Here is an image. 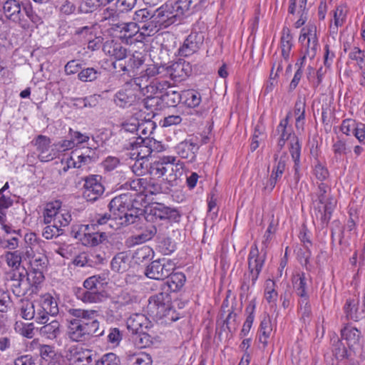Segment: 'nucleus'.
Instances as JSON below:
<instances>
[{"label":"nucleus","instance_id":"f257e3e1","mask_svg":"<svg viewBox=\"0 0 365 365\" xmlns=\"http://www.w3.org/2000/svg\"><path fill=\"white\" fill-rule=\"evenodd\" d=\"M68 314L73 319L68 320V336L76 342H85L93 336H102L99 331V322L96 317L98 312L94 309L70 308Z\"/></svg>","mask_w":365,"mask_h":365},{"label":"nucleus","instance_id":"f03ea898","mask_svg":"<svg viewBox=\"0 0 365 365\" xmlns=\"http://www.w3.org/2000/svg\"><path fill=\"white\" fill-rule=\"evenodd\" d=\"M175 156H163L150 165V176L163 178L170 187L177 186L182 175V164Z\"/></svg>","mask_w":365,"mask_h":365},{"label":"nucleus","instance_id":"7ed1b4c3","mask_svg":"<svg viewBox=\"0 0 365 365\" xmlns=\"http://www.w3.org/2000/svg\"><path fill=\"white\" fill-rule=\"evenodd\" d=\"M330 187L322 182L318 184L316 192L312 194V202L317 204L315 209L320 214V221L323 227L329 224L336 207V201L330 195Z\"/></svg>","mask_w":365,"mask_h":365},{"label":"nucleus","instance_id":"20e7f679","mask_svg":"<svg viewBox=\"0 0 365 365\" xmlns=\"http://www.w3.org/2000/svg\"><path fill=\"white\" fill-rule=\"evenodd\" d=\"M148 309L158 319H165L166 323L175 322L180 314L172 306L171 297L167 294H156L148 299Z\"/></svg>","mask_w":365,"mask_h":365},{"label":"nucleus","instance_id":"39448f33","mask_svg":"<svg viewBox=\"0 0 365 365\" xmlns=\"http://www.w3.org/2000/svg\"><path fill=\"white\" fill-rule=\"evenodd\" d=\"M265 253L260 255L257 245L255 243L250 247V253L248 255V275L245 274L242 289L248 290L251 285L254 286L259 277V273L264 266L265 261Z\"/></svg>","mask_w":365,"mask_h":365},{"label":"nucleus","instance_id":"423d86ee","mask_svg":"<svg viewBox=\"0 0 365 365\" xmlns=\"http://www.w3.org/2000/svg\"><path fill=\"white\" fill-rule=\"evenodd\" d=\"M138 196L136 193L126 192L113 197L108 204L113 218H121V216L135 208V206H140V202L137 200Z\"/></svg>","mask_w":365,"mask_h":365},{"label":"nucleus","instance_id":"0eeeda50","mask_svg":"<svg viewBox=\"0 0 365 365\" xmlns=\"http://www.w3.org/2000/svg\"><path fill=\"white\" fill-rule=\"evenodd\" d=\"M175 269V263L170 259L153 260L145 268V275L153 279L164 280Z\"/></svg>","mask_w":365,"mask_h":365},{"label":"nucleus","instance_id":"6e6552de","mask_svg":"<svg viewBox=\"0 0 365 365\" xmlns=\"http://www.w3.org/2000/svg\"><path fill=\"white\" fill-rule=\"evenodd\" d=\"M181 21L179 14L176 12L173 3H165L157 9L153 14V22L156 28H167L172 24Z\"/></svg>","mask_w":365,"mask_h":365},{"label":"nucleus","instance_id":"1a4fd4ad","mask_svg":"<svg viewBox=\"0 0 365 365\" xmlns=\"http://www.w3.org/2000/svg\"><path fill=\"white\" fill-rule=\"evenodd\" d=\"M24 6L19 0H6L3 4V11L8 20L18 24L23 29H27L29 25L24 17Z\"/></svg>","mask_w":365,"mask_h":365},{"label":"nucleus","instance_id":"9d476101","mask_svg":"<svg viewBox=\"0 0 365 365\" xmlns=\"http://www.w3.org/2000/svg\"><path fill=\"white\" fill-rule=\"evenodd\" d=\"M26 275V270L24 268L12 269L6 274L8 284L13 294L16 297L24 296L30 290Z\"/></svg>","mask_w":365,"mask_h":365},{"label":"nucleus","instance_id":"9b49d317","mask_svg":"<svg viewBox=\"0 0 365 365\" xmlns=\"http://www.w3.org/2000/svg\"><path fill=\"white\" fill-rule=\"evenodd\" d=\"M204 40L205 36L202 32L192 31L178 48L179 56L187 57L197 53L202 46Z\"/></svg>","mask_w":365,"mask_h":365},{"label":"nucleus","instance_id":"f8f14e48","mask_svg":"<svg viewBox=\"0 0 365 365\" xmlns=\"http://www.w3.org/2000/svg\"><path fill=\"white\" fill-rule=\"evenodd\" d=\"M274 165L269 179L267 180L265 190L272 191L275 187L277 181L281 179L284 173L287 163L289 162V156L286 152H283L279 155L278 153L274 155Z\"/></svg>","mask_w":365,"mask_h":365},{"label":"nucleus","instance_id":"ddd939ff","mask_svg":"<svg viewBox=\"0 0 365 365\" xmlns=\"http://www.w3.org/2000/svg\"><path fill=\"white\" fill-rule=\"evenodd\" d=\"M38 153V158L41 162H49L56 158L54 144L51 145L50 138L38 135L33 141Z\"/></svg>","mask_w":365,"mask_h":365},{"label":"nucleus","instance_id":"4468645a","mask_svg":"<svg viewBox=\"0 0 365 365\" xmlns=\"http://www.w3.org/2000/svg\"><path fill=\"white\" fill-rule=\"evenodd\" d=\"M100 175H91L85 179L83 196L87 201H96L104 192Z\"/></svg>","mask_w":365,"mask_h":365},{"label":"nucleus","instance_id":"2eb2a0df","mask_svg":"<svg viewBox=\"0 0 365 365\" xmlns=\"http://www.w3.org/2000/svg\"><path fill=\"white\" fill-rule=\"evenodd\" d=\"M166 279L167 281L160 285L161 291L158 294H167L179 291L185 284L186 281L185 275L180 272L170 273Z\"/></svg>","mask_w":365,"mask_h":365},{"label":"nucleus","instance_id":"dca6fc26","mask_svg":"<svg viewBox=\"0 0 365 365\" xmlns=\"http://www.w3.org/2000/svg\"><path fill=\"white\" fill-rule=\"evenodd\" d=\"M149 215L160 220H168L178 222L180 219V214L178 210L170 208L161 203H156L151 207Z\"/></svg>","mask_w":365,"mask_h":365},{"label":"nucleus","instance_id":"f3484780","mask_svg":"<svg viewBox=\"0 0 365 365\" xmlns=\"http://www.w3.org/2000/svg\"><path fill=\"white\" fill-rule=\"evenodd\" d=\"M199 145L197 139L186 138L178 143L175 147L176 153L182 158L193 162L196 158V153L199 150Z\"/></svg>","mask_w":365,"mask_h":365},{"label":"nucleus","instance_id":"a211bd4d","mask_svg":"<svg viewBox=\"0 0 365 365\" xmlns=\"http://www.w3.org/2000/svg\"><path fill=\"white\" fill-rule=\"evenodd\" d=\"M138 125L136 123H125L122 124V128L120 130L122 137H126L128 133L132 135V137L129 138V142L125 145L127 148L134 150L135 147H138L139 145L146 143L147 140L138 135Z\"/></svg>","mask_w":365,"mask_h":365},{"label":"nucleus","instance_id":"6ab92c4d","mask_svg":"<svg viewBox=\"0 0 365 365\" xmlns=\"http://www.w3.org/2000/svg\"><path fill=\"white\" fill-rule=\"evenodd\" d=\"M133 19L135 21L143 24L140 28L146 31L148 36L158 31V29H156L155 22H153V14L147 9L136 11Z\"/></svg>","mask_w":365,"mask_h":365},{"label":"nucleus","instance_id":"aec40b11","mask_svg":"<svg viewBox=\"0 0 365 365\" xmlns=\"http://www.w3.org/2000/svg\"><path fill=\"white\" fill-rule=\"evenodd\" d=\"M82 242L88 247H96L105 243L108 240V235L105 232L100 231L98 228H91L89 231L84 230Z\"/></svg>","mask_w":365,"mask_h":365},{"label":"nucleus","instance_id":"412c9836","mask_svg":"<svg viewBox=\"0 0 365 365\" xmlns=\"http://www.w3.org/2000/svg\"><path fill=\"white\" fill-rule=\"evenodd\" d=\"M148 217L145 216V210L140 206H135L129 212L125 213L121 218H118L121 225L127 226L131 224L142 222L143 220H148Z\"/></svg>","mask_w":365,"mask_h":365},{"label":"nucleus","instance_id":"4be33fe9","mask_svg":"<svg viewBox=\"0 0 365 365\" xmlns=\"http://www.w3.org/2000/svg\"><path fill=\"white\" fill-rule=\"evenodd\" d=\"M126 324L128 329L134 334L148 329L150 322L143 314H133L127 319Z\"/></svg>","mask_w":365,"mask_h":365},{"label":"nucleus","instance_id":"5701e85b","mask_svg":"<svg viewBox=\"0 0 365 365\" xmlns=\"http://www.w3.org/2000/svg\"><path fill=\"white\" fill-rule=\"evenodd\" d=\"M157 229L154 225H150L140 234L132 235L125 240V245L131 247L136 245L144 243L151 240L156 234Z\"/></svg>","mask_w":365,"mask_h":365},{"label":"nucleus","instance_id":"b1692460","mask_svg":"<svg viewBox=\"0 0 365 365\" xmlns=\"http://www.w3.org/2000/svg\"><path fill=\"white\" fill-rule=\"evenodd\" d=\"M341 339L345 340L350 349L359 346L361 331L355 327L347 326L341 331Z\"/></svg>","mask_w":365,"mask_h":365},{"label":"nucleus","instance_id":"393cba45","mask_svg":"<svg viewBox=\"0 0 365 365\" xmlns=\"http://www.w3.org/2000/svg\"><path fill=\"white\" fill-rule=\"evenodd\" d=\"M294 289L299 299L309 298L308 294V279L304 272L298 273L294 275L292 279Z\"/></svg>","mask_w":365,"mask_h":365},{"label":"nucleus","instance_id":"a878e982","mask_svg":"<svg viewBox=\"0 0 365 365\" xmlns=\"http://www.w3.org/2000/svg\"><path fill=\"white\" fill-rule=\"evenodd\" d=\"M103 50L105 53L114 57L117 61H120L126 58L127 49L120 43L110 41L106 42L103 45Z\"/></svg>","mask_w":365,"mask_h":365},{"label":"nucleus","instance_id":"bb28decb","mask_svg":"<svg viewBox=\"0 0 365 365\" xmlns=\"http://www.w3.org/2000/svg\"><path fill=\"white\" fill-rule=\"evenodd\" d=\"M135 304H138V297L128 292H123L114 304L116 309L124 312L132 309Z\"/></svg>","mask_w":365,"mask_h":365},{"label":"nucleus","instance_id":"cd10ccee","mask_svg":"<svg viewBox=\"0 0 365 365\" xmlns=\"http://www.w3.org/2000/svg\"><path fill=\"white\" fill-rule=\"evenodd\" d=\"M43 325L39 328V334L48 339L53 340L56 339L61 334V324L57 320H52L49 323L43 324Z\"/></svg>","mask_w":365,"mask_h":365},{"label":"nucleus","instance_id":"c85d7f7f","mask_svg":"<svg viewBox=\"0 0 365 365\" xmlns=\"http://www.w3.org/2000/svg\"><path fill=\"white\" fill-rule=\"evenodd\" d=\"M161 101L167 107H175L182 102V93L173 90V86L169 83L168 88L165 89L160 95Z\"/></svg>","mask_w":365,"mask_h":365},{"label":"nucleus","instance_id":"c756f323","mask_svg":"<svg viewBox=\"0 0 365 365\" xmlns=\"http://www.w3.org/2000/svg\"><path fill=\"white\" fill-rule=\"evenodd\" d=\"M40 306L46 313H49L51 316H56L59 312L57 300L48 293L41 297Z\"/></svg>","mask_w":365,"mask_h":365},{"label":"nucleus","instance_id":"7c9ffc66","mask_svg":"<svg viewBox=\"0 0 365 365\" xmlns=\"http://www.w3.org/2000/svg\"><path fill=\"white\" fill-rule=\"evenodd\" d=\"M135 95L129 89L120 90L114 96V102L120 108L130 106L135 101Z\"/></svg>","mask_w":365,"mask_h":365},{"label":"nucleus","instance_id":"2f4dec72","mask_svg":"<svg viewBox=\"0 0 365 365\" xmlns=\"http://www.w3.org/2000/svg\"><path fill=\"white\" fill-rule=\"evenodd\" d=\"M111 269L116 272H124L129 268V256L125 252H119L112 259Z\"/></svg>","mask_w":365,"mask_h":365},{"label":"nucleus","instance_id":"473e14b6","mask_svg":"<svg viewBox=\"0 0 365 365\" xmlns=\"http://www.w3.org/2000/svg\"><path fill=\"white\" fill-rule=\"evenodd\" d=\"M77 299L84 303H96L101 300V294L98 290L78 288L76 292Z\"/></svg>","mask_w":365,"mask_h":365},{"label":"nucleus","instance_id":"72a5a7b5","mask_svg":"<svg viewBox=\"0 0 365 365\" xmlns=\"http://www.w3.org/2000/svg\"><path fill=\"white\" fill-rule=\"evenodd\" d=\"M169 82L167 81H153L150 82L145 88L143 89L141 93L145 96H151L156 95L158 93H160V95L164 92L165 89L168 88Z\"/></svg>","mask_w":365,"mask_h":365},{"label":"nucleus","instance_id":"f704fd0d","mask_svg":"<svg viewBox=\"0 0 365 365\" xmlns=\"http://www.w3.org/2000/svg\"><path fill=\"white\" fill-rule=\"evenodd\" d=\"M151 355L145 351L135 352L127 357V365H152Z\"/></svg>","mask_w":365,"mask_h":365},{"label":"nucleus","instance_id":"c9c22d12","mask_svg":"<svg viewBox=\"0 0 365 365\" xmlns=\"http://www.w3.org/2000/svg\"><path fill=\"white\" fill-rule=\"evenodd\" d=\"M201 95L195 90L182 91V103L188 108H196L201 103Z\"/></svg>","mask_w":365,"mask_h":365},{"label":"nucleus","instance_id":"e433bc0d","mask_svg":"<svg viewBox=\"0 0 365 365\" xmlns=\"http://www.w3.org/2000/svg\"><path fill=\"white\" fill-rule=\"evenodd\" d=\"M101 70L99 68L87 67L80 71L78 78L83 82H93L101 78Z\"/></svg>","mask_w":365,"mask_h":365},{"label":"nucleus","instance_id":"4c0bfd02","mask_svg":"<svg viewBox=\"0 0 365 365\" xmlns=\"http://www.w3.org/2000/svg\"><path fill=\"white\" fill-rule=\"evenodd\" d=\"M19 312L20 316L26 320L34 319L36 311L34 302L29 299H21Z\"/></svg>","mask_w":365,"mask_h":365},{"label":"nucleus","instance_id":"58836bf2","mask_svg":"<svg viewBox=\"0 0 365 365\" xmlns=\"http://www.w3.org/2000/svg\"><path fill=\"white\" fill-rule=\"evenodd\" d=\"M24 15L26 16L27 19H26V21L29 25V27L26 30L38 28V26L43 22L41 17L34 11L30 5L24 6Z\"/></svg>","mask_w":365,"mask_h":365},{"label":"nucleus","instance_id":"ea45409f","mask_svg":"<svg viewBox=\"0 0 365 365\" xmlns=\"http://www.w3.org/2000/svg\"><path fill=\"white\" fill-rule=\"evenodd\" d=\"M148 160L145 156L137 158L134 164L131 166L133 173L137 176H143L146 173L150 175V165Z\"/></svg>","mask_w":365,"mask_h":365},{"label":"nucleus","instance_id":"a19ab883","mask_svg":"<svg viewBox=\"0 0 365 365\" xmlns=\"http://www.w3.org/2000/svg\"><path fill=\"white\" fill-rule=\"evenodd\" d=\"M61 208V202L55 201L47 203L43 211V221L45 224H49L59 214Z\"/></svg>","mask_w":365,"mask_h":365},{"label":"nucleus","instance_id":"79ce46f5","mask_svg":"<svg viewBox=\"0 0 365 365\" xmlns=\"http://www.w3.org/2000/svg\"><path fill=\"white\" fill-rule=\"evenodd\" d=\"M316 32L317 27L315 26H308V34H309V36L307 40V48L306 50V55H308L309 57H313L315 55L317 48L318 41Z\"/></svg>","mask_w":365,"mask_h":365},{"label":"nucleus","instance_id":"37998d69","mask_svg":"<svg viewBox=\"0 0 365 365\" xmlns=\"http://www.w3.org/2000/svg\"><path fill=\"white\" fill-rule=\"evenodd\" d=\"M157 178L150 176V178H145L143 196L147 197L150 195H156L162 190L160 184L155 181Z\"/></svg>","mask_w":365,"mask_h":365},{"label":"nucleus","instance_id":"c03bdc74","mask_svg":"<svg viewBox=\"0 0 365 365\" xmlns=\"http://www.w3.org/2000/svg\"><path fill=\"white\" fill-rule=\"evenodd\" d=\"M272 330L270 319L264 318L261 321L259 329V341L264 346L267 344V339L269 337Z\"/></svg>","mask_w":365,"mask_h":365},{"label":"nucleus","instance_id":"a18cd8bd","mask_svg":"<svg viewBox=\"0 0 365 365\" xmlns=\"http://www.w3.org/2000/svg\"><path fill=\"white\" fill-rule=\"evenodd\" d=\"M26 277L28 279L29 289L32 287L36 288L44 279L43 270L35 269H31L29 272L26 271Z\"/></svg>","mask_w":365,"mask_h":365},{"label":"nucleus","instance_id":"49530a36","mask_svg":"<svg viewBox=\"0 0 365 365\" xmlns=\"http://www.w3.org/2000/svg\"><path fill=\"white\" fill-rule=\"evenodd\" d=\"M103 0H83L79 9L81 12L88 14L98 10L101 7L106 6Z\"/></svg>","mask_w":365,"mask_h":365},{"label":"nucleus","instance_id":"de8ad7c7","mask_svg":"<svg viewBox=\"0 0 365 365\" xmlns=\"http://www.w3.org/2000/svg\"><path fill=\"white\" fill-rule=\"evenodd\" d=\"M167 74L174 81H182L183 75V63L181 61L173 63L170 66H167L165 68Z\"/></svg>","mask_w":365,"mask_h":365},{"label":"nucleus","instance_id":"09e8293b","mask_svg":"<svg viewBox=\"0 0 365 365\" xmlns=\"http://www.w3.org/2000/svg\"><path fill=\"white\" fill-rule=\"evenodd\" d=\"M299 304L301 319L304 324L309 323L312 317V308L309 303V298L299 299Z\"/></svg>","mask_w":365,"mask_h":365},{"label":"nucleus","instance_id":"8fccbe9b","mask_svg":"<svg viewBox=\"0 0 365 365\" xmlns=\"http://www.w3.org/2000/svg\"><path fill=\"white\" fill-rule=\"evenodd\" d=\"M331 341L333 354L338 359H345L347 356V350L342 341L337 336H334L331 338Z\"/></svg>","mask_w":365,"mask_h":365},{"label":"nucleus","instance_id":"3c124183","mask_svg":"<svg viewBox=\"0 0 365 365\" xmlns=\"http://www.w3.org/2000/svg\"><path fill=\"white\" fill-rule=\"evenodd\" d=\"M5 260L7 265L13 268L12 269H21L19 267L22 259L19 250L6 252L5 253Z\"/></svg>","mask_w":365,"mask_h":365},{"label":"nucleus","instance_id":"603ef678","mask_svg":"<svg viewBox=\"0 0 365 365\" xmlns=\"http://www.w3.org/2000/svg\"><path fill=\"white\" fill-rule=\"evenodd\" d=\"M144 63V59L140 53L133 54L128 59L126 65H121L123 71H130L135 68H138Z\"/></svg>","mask_w":365,"mask_h":365},{"label":"nucleus","instance_id":"864d4df0","mask_svg":"<svg viewBox=\"0 0 365 365\" xmlns=\"http://www.w3.org/2000/svg\"><path fill=\"white\" fill-rule=\"evenodd\" d=\"M134 338L135 345L139 348L143 349L150 346L153 344V338L148 333L144 331L135 333Z\"/></svg>","mask_w":365,"mask_h":365},{"label":"nucleus","instance_id":"5fc2aeb1","mask_svg":"<svg viewBox=\"0 0 365 365\" xmlns=\"http://www.w3.org/2000/svg\"><path fill=\"white\" fill-rule=\"evenodd\" d=\"M113 215L110 213L97 214L91 221V223L85 226V230L89 231L91 228L96 227L98 225H103L106 224L109 220L111 219Z\"/></svg>","mask_w":365,"mask_h":365},{"label":"nucleus","instance_id":"6e6d98bb","mask_svg":"<svg viewBox=\"0 0 365 365\" xmlns=\"http://www.w3.org/2000/svg\"><path fill=\"white\" fill-rule=\"evenodd\" d=\"M289 123V115L287 117L279 122V124L277 125L276 132L279 135V138H283L284 140H289L292 138V129L287 128V125Z\"/></svg>","mask_w":365,"mask_h":365},{"label":"nucleus","instance_id":"4d7b16f0","mask_svg":"<svg viewBox=\"0 0 365 365\" xmlns=\"http://www.w3.org/2000/svg\"><path fill=\"white\" fill-rule=\"evenodd\" d=\"M98 159V154H96L95 151L89 150V153L88 154L84 153L77 155L78 168H81L84 165H88L91 163L96 162Z\"/></svg>","mask_w":365,"mask_h":365},{"label":"nucleus","instance_id":"13d9d810","mask_svg":"<svg viewBox=\"0 0 365 365\" xmlns=\"http://www.w3.org/2000/svg\"><path fill=\"white\" fill-rule=\"evenodd\" d=\"M275 282L267 279L265 282L264 297L268 303L275 302L277 299V292L274 289Z\"/></svg>","mask_w":365,"mask_h":365},{"label":"nucleus","instance_id":"bf43d9fd","mask_svg":"<svg viewBox=\"0 0 365 365\" xmlns=\"http://www.w3.org/2000/svg\"><path fill=\"white\" fill-rule=\"evenodd\" d=\"M346 16V7L344 5L336 6V9L333 11L334 24L336 29L339 26H341Z\"/></svg>","mask_w":365,"mask_h":365},{"label":"nucleus","instance_id":"052dcab7","mask_svg":"<svg viewBox=\"0 0 365 365\" xmlns=\"http://www.w3.org/2000/svg\"><path fill=\"white\" fill-rule=\"evenodd\" d=\"M349 58L356 61L359 68H362L365 65V53L364 51L360 49L359 47L354 46L349 53Z\"/></svg>","mask_w":365,"mask_h":365},{"label":"nucleus","instance_id":"680f3d73","mask_svg":"<svg viewBox=\"0 0 365 365\" xmlns=\"http://www.w3.org/2000/svg\"><path fill=\"white\" fill-rule=\"evenodd\" d=\"M160 102H162L161 96H147L143 100L144 106L151 112L161 109Z\"/></svg>","mask_w":365,"mask_h":365},{"label":"nucleus","instance_id":"e2e57ef3","mask_svg":"<svg viewBox=\"0 0 365 365\" xmlns=\"http://www.w3.org/2000/svg\"><path fill=\"white\" fill-rule=\"evenodd\" d=\"M192 4V0H178L173 4L176 12L179 14L181 20L186 12L189 11Z\"/></svg>","mask_w":365,"mask_h":365},{"label":"nucleus","instance_id":"0e129e2a","mask_svg":"<svg viewBox=\"0 0 365 365\" xmlns=\"http://www.w3.org/2000/svg\"><path fill=\"white\" fill-rule=\"evenodd\" d=\"M344 312L347 319H352L356 322L359 320L360 316L357 314V309L356 308V303L354 302V300H346L344 305Z\"/></svg>","mask_w":365,"mask_h":365},{"label":"nucleus","instance_id":"69168bd1","mask_svg":"<svg viewBox=\"0 0 365 365\" xmlns=\"http://www.w3.org/2000/svg\"><path fill=\"white\" fill-rule=\"evenodd\" d=\"M54 144L56 158L60 155V153L67 151L70 149L73 148L76 146V143L73 140H67L64 139L56 142Z\"/></svg>","mask_w":365,"mask_h":365},{"label":"nucleus","instance_id":"338daca9","mask_svg":"<svg viewBox=\"0 0 365 365\" xmlns=\"http://www.w3.org/2000/svg\"><path fill=\"white\" fill-rule=\"evenodd\" d=\"M38 350L41 360L46 361L51 359L56 355L54 347L51 345L38 344Z\"/></svg>","mask_w":365,"mask_h":365},{"label":"nucleus","instance_id":"774afa93","mask_svg":"<svg viewBox=\"0 0 365 365\" xmlns=\"http://www.w3.org/2000/svg\"><path fill=\"white\" fill-rule=\"evenodd\" d=\"M120 359L114 353H108L101 356L96 365H120Z\"/></svg>","mask_w":365,"mask_h":365}]
</instances>
